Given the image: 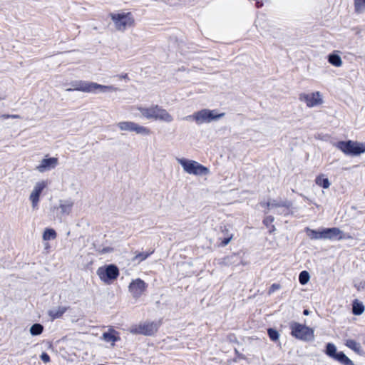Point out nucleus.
Masks as SVG:
<instances>
[{
  "mask_svg": "<svg viewBox=\"0 0 365 365\" xmlns=\"http://www.w3.org/2000/svg\"><path fill=\"white\" fill-rule=\"evenodd\" d=\"M73 88H67L66 91H78L85 93H96L97 92L106 93L110 91H116L118 88L113 86H104L97 83L76 81L71 83Z\"/></svg>",
  "mask_w": 365,
  "mask_h": 365,
  "instance_id": "obj_1",
  "label": "nucleus"
},
{
  "mask_svg": "<svg viewBox=\"0 0 365 365\" xmlns=\"http://www.w3.org/2000/svg\"><path fill=\"white\" fill-rule=\"evenodd\" d=\"M141 115L148 120H160L165 123H170L173 117L165 109L158 105H152L150 107L138 106Z\"/></svg>",
  "mask_w": 365,
  "mask_h": 365,
  "instance_id": "obj_2",
  "label": "nucleus"
},
{
  "mask_svg": "<svg viewBox=\"0 0 365 365\" xmlns=\"http://www.w3.org/2000/svg\"><path fill=\"white\" fill-rule=\"evenodd\" d=\"M225 113H217L216 110L207 108L195 112L193 114L186 117L187 120H193L197 125L210 123L216 121L225 116Z\"/></svg>",
  "mask_w": 365,
  "mask_h": 365,
  "instance_id": "obj_3",
  "label": "nucleus"
},
{
  "mask_svg": "<svg viewBox=\"0 0 365 365\" xmlns=\"http://www.w3.org/2000/svg\"><path fill=\"white\" fill-rule=\"evenodd\" d=\"M115 29L124 32L134 24V19L130 12L118 11L109 14Z\"/></svg>",
  "mask_w": 365,
  "mask_h": 365,
  "instance_id": "obj_4",
  "label": "nucleus"
},
{
  "mask_svg": "<svg viewBox=\"0 0 365 365\" xmlns=\"http://www.w3.org/2000/svg\"><path fill=\"white\" fill-rule=\"evenodd\" d=\"M335 146L346 155L358 156L365 153V142L351 140L339 141L336 143Z\"/></svg>",
  "mask_w": 365,
  "mask_h": 365,
  "instance_id": "obj_5",
  "label": "nucleus"
},
{
  "mask_svg": "<svg viewBox=\"0 0 365 365\" xmlns=\"http://www.w3.org/2000/svg\"><path fill=\"white\" fill-rule=\"evenodd\" d=\"M176 160L187 174L200 176L210 174V170L197 161L186 158H177Z\"/></svg>",
  "mask_w": 365,
  "mask_h": 365,
  "instance_id": "obj_6",
  "label": "nucleus"
},
{
  "mask_svg": "<svg viewBox=\"0 0 365 365\" xmlns=\"http://www.w3.org/2000/svg\"><path fill=\"white\" fill-rule=\"evenodd\" d=\"M291 334L292 336L303 341L314 339V330L298 322L290 323Z\"/></svg>",
  "mask_w": 365,
  "mask_h": 365,
  "instance_id": "obj_7",
  "label": "nucleus"
},
{
  "mask_svg": "<svg viewBox=\"0 0 365 365\" xmlns=\"http://www.w3.org/2000/svg\"><path fill=\"white\" fill-rule=\"evenodd\" d=\"M100 279L107 284H111L119 275L118 268L114 264L99 267L96 271Z\"/></svg>",
  "mask_w": 365,
  "mask_h": 365,
  "instance_id": "obj_8",
  "label": "nucleus"
},
{
  "mask_svg": "<svg viewBox=\"0 0 365 365\" xmlns=\"http://www.w3.org/2000/svg\"><path fill=\"white\" fill-rule=\"evenodd\" d=\"M158 324L153 322H145L138 324L133 325L130 328V332L133 334L151 336L158 331Z\"/></svg>",
  "mask_w": 365,
  "mask_h": 365,
  "instance_id": "obj_9",
  "label": "nucleus"
},
{
  "mask_svg": "<svg viewBox=\"0 0 365 365\" xmlns=\"http://www.w3.org/2000/svg\"><path fill=\"white\" fill-rule=\"evenodd\" d=\"M47 185L48 182L45 180H41L34 184L29 197L33 210L38 209L41 194Z\"/></svg>",
  "mask_w": 365,
  "mask_h": 365,
  "instance_id": "obj_10",
  "label": "nucleus"
},
{
  "mask_svg": "<svg viewBox=\"0 0 365 365\" xmlns=\"http://www.w3.org/2000/svg\"><path fill=\"white\" fill-rule=\"evenodd\" d=\"M117 126L122 131L135 132L136 134L143 135L150 134L149 128L133 121H121L117 124Z\"/></svg>",
  "mask_w": 365,
  "mask_h": 365,
  "instance_id": "obj_11",
  "label": "nucleus"
},
{
  "mask_svg": "<svg viewBox=\"0 0 365 365\" xmlns=\"http://www.w3.org/2000/svg\"><path fill=\"white\" fill-rule=\"evenodd\" d=\"M299 98L301 101L304 102L309 108L319 106L323 103L322 95L319 91L310 93H301Z\"/></svg>",
  "mask_w": 365,
  "mask_h": 365,
  "instance_id": "obj_12",
  "label": "nucleus"
},
{
  "mask_svg": "<svg viewBox=\"0 0 365 365\" xmlns=\"http://www.w3.org/2000/svg\"><path fill=\"white\" fill-rule=\"evenodd\" d=\"M146 288L147 284L140 279L133 280L128 287L129 292L135 299L139 298L145 291Z\"/></svg>",
  "mask_w": 365,
  "mask_h": 365,
  "instance_id": "obj_13",
  "label": "nucleus"
},
{
  "mask_svg": "<svg viewBox=\"0 0 365 365\" xmlns=\"http://www.w3.org/2000/svg\"><path fill=\"white\" fill-rule=\"evenodd\" d=\"M57 164L58 159L56 158H44L36 167V170L39 173H44L46 171L53 169L57 165Z\"/></svg>",
  "mask_w": 365,
  "mask_h": 365,
  "instance_id": "obj_14",
  "label": "nucleus"
},
{
  "mask_svg": "<svg viewBox=\"0 0 365 365\" xmlns=\"http://www.w3.org/2000/svg\"><path fill=\"white\" fill-rule=\"evenodd\" d=\"M324 240H340L339 237L341 235V230L337 227L324 228Z\"/></svg>",
  "mask_w": 365,
  "mask_h": 365,
  "instance_id": "obj_15",
  "label": "nucleus"
},
{
  "mask_svg": "<svg viewBox=\"0 0 365 365\" xmlns=\"http://www.w3.org/2000/svg\"><path fill=\"white\" fill-rule=\"evenodd\" d=\"M73 204V201L71 199L61 200L57 208L60 210L61 215H68L71 212Z\"/></svg>",
  "mask_w": 365,
  "mask_h": 365,
  "instance_id": "obj_16",
  "label": "nucleus"
},
{
  "mask_svg": "<svg viewBox=\"0 0 365 365\" xmlns=\"http://www.w3.org/2000/svg\"><path fill=\"white\" fill-rule=\"evenodd\" d=\"M292 205V203L288 200H272L267 202V206L269 209L272 208H284L286 210H289Z\"/></svg>",
  "mask_w": 365,
  "mask_h": 365,
  "instance_id": "obj_17",
  "label": "nucleus"
},
{
  "mask_svg": "<svg viewBox=\"0 0 365 365\" xmlns=\"http://www.w3.org/2000/svg\"><path fill=\"white\" fill-rule=\"evenodd\" d=\"M102 339L108 343H111L112 346L120 339L118 333L113 329H110L108 331L104 332Z\"/></svg>",
  "mask_w": 365,
  "mask_h": 365,
  "instance_id": "obj_18",
  "label": "nucleus"
},
{
  "mask_svg": "<svg viewBox=\"0 0 365 365\" xmlns=\"http://www.w3.org/2000/svg\"><path fill=\"white\" fill-rule=\"evenodd\" d=\"M307 236L311 240H324V230L317 231L310 228H306Z\"/></svg>",
  "mask_w": 365,
  "mask_h": 365,
  "instance_id": "obj_19",
  "label": "nucleus"
},
{
  "mask_svg": "<svg viewBox=\"0 0 365 365\" xmlns=\"http://www.w3.org/2000/svg\"><path fill=\"white\" fill-rule=\"evenodd\" d=\"M328 62L336 67H340L343 63L340 56L336 53H331L328 56Z\"/></svg>",
  "mask_w": 365,
  "mask_h": 365,
  "instance_id": "obj_20",
  "label": "nucleus"
},
{
  "mask_svg": "<svg viewBox=\"0 0 365 365\" xmlns=\"http://www.w3.org/2000/svg\"><path fill=\"white\" fill-rule=\"evenodd\" d=\"M66 307H58L49 311L48 314L52 319L61 317L66 311Z\"/></svg>",
  "mask_w": 365,
  "mask_h": 365,
  "instance_id": "obj_21",
  "label": "nucleus"
},
{
  "mask_svg": "<svg viewBox=\"0 0 365 365\" xmlns=\"http://www.w3.org/2000/svg\"><path fill=\"white\" fill-rule=\"evenodd\" d=\"M346 346L354 351L356 353L360 354L361 351V344L353 339H347L345 343Z\"/></svg>",
  "mask_w": 365,
  "mask_h": 365,
  "instance_id": "obj_22",
  "label": "nucleus"
},
{
  "mask_svg": "<svg viewBox=\"0 0 365 365\" xmlns=\"http://www.w3.org/2000/svg\"><path fill=\"white\" fill-rule=\"evenodd\" d=\"M335 359L344 365H354L353 361L342 351L338 352L335 356Z\"/></svg>",
  "mask_w": 365,
  "mask_h": 365,
  "instance_id": "obj_23",
  "label": "nucleus"
},
{
  "mask_svg": "<svg viewBox=\"0 0 365 365\" xmlns=\"http://www.w3.org/2000/svg\"><path fill=\"white\" fill-rule=\"evenodd\" d=\"M316 184L324 189H327L330 186V182L328 178H324L323 175H319L315 180Z\"/></svg>",
  "mask_w": 365,
  "mask_h": 365,
  "instance_id": "obj_24",
  "label": "nucleus"
},
{
  "mask_svg": "<svg viewBox=\"0 0 365 365\" xmlns=\"http://www.w3.org/2000/svg\"><path fill=\"white\" fill-rule=\"evenodd\" d=\"M354 11L357 14L365 13V0H353Z\"/></svg>",
  "mask_w": 365,
  "mask_h": 365,
  "instance_id": "obj_25",
  "label": "nucleus"
},
{
  "mask_svg": "<svg viewBox=\"0 0 365 365\" xmlns=\"http://www.w3.org/2000/svg\"><path fill=\"white\" fill-rule=\"evenodd\" d=\"M352 312L355 315H361L364 312V306L361 302L355 300L352 305Z\"/></svg>",
  "mask_w": 365,
  "mask_h": 365,
  "instance_id": "obj_26",
  "label": "nucleus"
},
{
  "mask_svg": "<svg viewBox=\"0 0 365 365\" xmlns=\"http://www.w3.org/2000/svg\"><path fill=\"white\" fill-rule=\"evenodd\" d=\"M43 325L38 323L33 324L29 329V332L32 336H38L43 332Z\"/></svg>",
  "mask_w": 365,
  "mask_h": 365,
  "instance_id": "obj_27",
  "label": "nucleus"
},
{
  "mask_svg": "<svg viewBox=\"0 0 365 365\" xmlns=\"http://www.w3.org/2000/svg\"><path fill=\"white\" fill-rule=\"evenodd\" d=\"M56 237V231L53 229L47 228L43 234V240H54Z\"/></svg>",
  "mask_w": 365,
  "mask_h": 365,
  "instance_id": "obj_28",
  "label": "nucleus"
},
{
  "mask_svg": "<svg viewBox=\"0 0 365 365\" xmlns=\"http://www.w3.org/2000/svg\"><path fill=\"white\" fill-rule=\"evenodd\" d=\"M310 276L307 271H302L299 276V281L301 284L304 285L309 281Z\"/></svg>",
  "mask_w": 365,
  "mask_h": 365,
  "instance_id": "obj_29",
  "label": "nucleus"
},
{
  "mask_svg": "<svg viewBox=\"0 0 365 365\" xmlns=\"http://www.w3.org/2000/svg\"><path fill=\"white\" fill-rule=\"evenodd\" d=\"M327 355L335 358L336 353V346L331 343L327 344V351H326Z\"/></svg>",
  "mask_w": 365,
  "mask_h": 365,
  "instance_id": "obj_30",
  "label": "nucleus"
},
{
  "mask_svg": "<svg viewBox=\"0 0 365 365\" xmlns=\"http://www.w3.org/2000/svg\"><path fill=\"white\" fill-rule=\"evenodd\" d=\"M152 252H140L138 253L134 258L133 259V261H138V262H142L147 259Z\"/></svg>",
  "mask_w": 365,
  "mask_h": 365,
  "instance_id": "obj_31",
  "label": "nucleus"
},
{
  "mask_svg": "<svg viewBox=\"0 0 365 365\" xmlns=\"http://www.w3.org/2000/svg\"><path fill=\"white\" fill-rule=\"evenodd\" d=\"M268 334H269V338L272 341H277L279 337V334L278 331L273 329H268Z\"/></svg>",
  "mask_w": 365,
  "mask_h": 365,
  "instance_id": "obj_32",
  "label": "nucleus"
},
{
  "mask_svg": "<svg viewBox=\"0 0 365 365\" xmlns=\"http://www.w3.org/2000/svg\"><path fill=\"white\" fill-rule=\"evenodd\" d=\"M233 237V235L232 234H227V236L222 240V246H226L229 244V242L231 241V240L232 239Z\"/></svg>",
  "mask_w": 365,
  "mask_h": 365,
  "instance_id": "obj_33",
  "label": "nucleus"
},
{
  "mask_svg": "<svg viewBox=\"0 0 365 365\" xmlns=\"http://www.w3.org/2000/svg\"><path fill=\"white\" fill-rule=\"evenodd\" d=\"M355 287L358 291H361L365 289V280L363 282H360L359 283L355 284Z\"/></svg>",
  "mask_w": 365,
  "mask_h": 365,
  "instance_id": "obj_34",
  "label": "nucleus"
},
{
  "mask_svg": "<svg viewBox=\"0 0 365 365\" xmlns=\"http://www.w3.org/2000/svg\"><path fill=\"white\" fill-rule=\"evenodd\" d=\"M40 358L44 363H48L50 361V356L45 352L41 354Z\"/></svg>",
  "mask_w": 365,
  "mask_h": 365,
  "instance_id": "obj_35",
  "label": "nucleus"
},
{
  "mask_svg": "<svg viewBox=\"0 0 365 365\" xmlns=\"http://www.w3.org/2000/svg\"><path fill=\"white\" fill-rule=\"evenodd\" d=\"M352 239V236L349 234H346L341 230V235L339 237V240H350Z\"/></svg>",
  "mask_w": 365,
  "mask_h": 365,
  "instance_id": "obj_36",
  "label": "nucleus"
},
{
  "mask_svg": "<svg viewBox=\"0 0 365 365\" xmlns=\"http://www.w3.org/2000/svg\"><path fill=\"white\" fill-rule=\"evenodd\" d=\"M280 288V286L277 284H273L270 288H269V294H271L274 292H275L276 290L279 289Z\"/></svg>",
  "mask_w": 365,
  "mask_h": 365,
  "instance_id": "obj_37",
  "label": "nucleus"
},
{
  "mask_svg": "<svg viewBox=\"0 0 365 365\" xmlns=\"http://www.w3.org/2000/svg\"><path fill=\"white\" fill-rule=\"evenodd\" d=\"M274 221V217L272 216H268L264 220V223L268 225L269 223H272Z\"/></svg>",
  "mask_w": 365,
  "mask_h": 365,
  "instance_id": "obj_38",
  "label": "nucleus"
},
{
  "mask_svg": "<svg viewBox=\"0 0 365 365\" xmlns=\"http://www.w3.org/2000/svg\"><path fill=\"white\" fill-rule=\"evenodd\" d=\"M280 210H278V213L279 214H284V215H287L288 214V210H286L284 208H279Z\"/></svg>",
  "mask_w": 365,
  "mask_h": 365,
  "instance_id": "obj_39",
  "label": "nucleus"
},
{
  "mask_svg": "<svg viewBox=\"0 0 365 365\" xmlns=\"http://www.w3.org/2000/svg\"><path fill=\"white\" fill-rule=\"evenodd\" d=\"M256 6L257 7H262L263 6V3L262 2H260V1H257L256 2Z\"/></svg>",
  "mask_w": 365,
  "mask_h": 365,
  "instance_id": "obj_40",
  "label": "nucleus"
},
{
  "mask_svg": "<svg viewBox=\"0 0 365 365\" xmlns=\"http://www.w3.org/2000/svg\"><path fill=\"white\" fill-rule=\"evenodd\" d=\"M11 118H20V115H10Z\"/></svg>",
  "mask_w": 365,
  "mask_h": 365,
  "instance_id": "obj_41",
  "label": "nucleus"
},
{
  "mask_svg": "<svg viewBox=\"0 0 365 365\" xmlns=\"http://www.w3.org/2000/svg\"><path fill=\"white\" fill-rule=\"evenodd\" d=\"M1 118L6 119V118H10V115L4 114L1 116Z\"/></svg>",
  "mask_w": 365,
  "mask_h": 365,
  "instance_id": "obj_42",
  "label": "nucleus"
},
{
  "mask_svg": "<svg viewBox=\"0 0 365 365\" xmlns=\"http://www.w3.org/2000/svg\"><path fill=\"white\" fill-rule=\"evenodd\" d=\"M303 314H304V315H309V310H307V309H304V310L303 311Z\"/></svg>",
  "mask_w": 365,
  "mask_h": 365,
  "instance_id": "obj_43",
  "label": "nucleus"
},
{
  "mask_svg": "<svg viewBox=\"0 0 365 365\" xmlns=\"http://www.w3.org/2000/svg\"><path fill=\"white\" fill-rule=\"evenodd\" d=\"M127 76H128V75L125 73V74H124V75L120 76V78H127Z\"/></svg>",
  "mask_w": 365,
  "mask_h": 365,
  "instance_id": "obj_44",
  "label": "nucleus"
},
{
  "mask_svg": "<svg viewBox=\"0 0 365 365\" xmlns=\"http://www.w3.org/2000/svg\"><path fill=\"white\" fill-rule=\"evenodd\" d=\"M108 250H109V248L103 249V252H108Z\"/></svg>",
  "mask_w": 365,
  "mask_h": 365,
  "instance_id": "obj_45",
  "label": "nucleus"
},
{
  "mask_svg": "<svg viewBox=\"0 0 365 365\" xmlns=\"http://www.w3.org/2000/svg\"><path fill=\"white\" fill-rule=\"evenodd\" d=\"M222 231L224 232V230ZM225 231L228 232V230L226 227H225Z\"/></svg>",
  "mask_w": 365,
  "mask_h": 365,
  "instance_id": "obj_46",
  "label": "nucleus"
}]
</instances>
